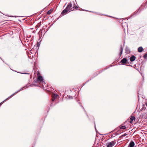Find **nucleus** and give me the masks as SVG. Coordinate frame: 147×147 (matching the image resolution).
Instances as JSON below:
<instances>
[{
  "label": "nucleus",
  "mask_w": 147,
  "mask_h": 147,
  "mask_svg": "<svg viewBox=\"0 0 147 147\" xmlns=\"http://www.w3.org/2000/svg\"><path fill=\"white\" fill-rule=\"evenodd\" d=\"M115 143L116 142L114 141H112L110 143H107V147H112L115 144Z\"/></svg>",
  "instance_id": "obj_1"
},
{
  "label": "nucleus",
  "mask_w": 147,
  "mask_h": 147,
  "mask_svg": "<svg viewBox=\"0 0 147 147\" xmlns=\"http://www.w3.org/2000/svg\"><path fill=\"white\" fill-rule=\"evenodd\" d=\"M72 6V4L71 2L69 3L66 8L69 10V11H72V8H71Z\"/></svg>",
  "instance_id": "obj_2"
},
{
  "label": "nucleus",
  "mask_w": 147,
  "mask_h": 147,
  "mask_svg": "<svg viewBox=\"0 0 147 147\" xmlns=\"http://www.w3.org/2000/svg\"><path fill=\"white\" fill-rule=\"evenodd\" d=\"M37 81L38 82H43L44 80L42 76H38L37 77Z\"/></svg>",
  "instance_id": "obj_3"
},
{
  "label": "nucleus",
  "mask_w": 147,
  "mask_h": 147,
  "mask_svg": "<svg viewBox=\"0 0 147 147\" xmlns=\"http://www.w3.org/2000/svg\"><path fill=\"white\" fill-rule=\"evenodd\" d=\"M70 11H69V10L67 9L66 8L64 10H63L61 12V14L64 15L67 14L68 12H69Z\"/></svg>",
  "instance_id": "obj_4"
},
{
  "label": "nucleus",
  "mask_w": 147,
  "mask_h": 147,
  "mask_svg": "<svg viewBox=\"0 0 147 147\" xmlns=\"http://www.w3.org/2000/svg\"><path fill=\"white\" fill-rule=\"evenodd\" d=\"M135 145V143L133 141H131L129 143L128 147H134Z\"/></svg>",
  "instance_id": "obj_5"
},
{
  "label": "nucleus",
  "mask_w": 147,
  "mask_h": 147,
  "mask_svg": "<svg viewBox=\"0 0 147 147\" xmlns=\"http://www.w3.org/2000/svg\"><path fill=\"white\" fill-rule=\"evenodd\" d=\"M125 52L127 54H129L130 53L129 49L126 46L125 49Z\"/></svg>",
  "instance_id": "obj_6"
},
{
  "label": "nucleus",
  "mask_w": 147,
  "mask_h": 147,
  "mask_svg": "<svg viewBox=\"0 0 147 147\" xmlns=\"http://www.w3.org/2000/svg\"><path fill=\"white\" fill-rule=\"evenodd\" d=\"M136 59V57L132 55L130 58V61L131 62H133Z\"/></svg>",
  "instance_id": "obj_7"
},
{
  "label": "nucleus",
  "mask_w": 147,
  "mask_h": 147,
  "mask_svg": "<svg viewBox=\"0 0 147 147\" xmlns=\"http://www.w3.org/2000/svg\"><path fill=\"white\" fill-rule=\"evenodd\" d=\"M123 47L122 46V45H121L120 46V52L119 53V55L120 56L122 54V52H123Z\"/></svg>",
  "instance_id": "obj_8"
},
{
  "label": "nucleus",
  "mask_w": 147,
  "mask_h": 147,
  "mask_svg": "<svg viewBox=\"0 0 147 147\" xmlns=\"http://www.w3.org/2000/svg\"><path fill=\"white\" fill-rule=\"evenodd\" d=\"M127 61V59L126 58L123 59L121 60V63L124 64V63H126Z\"/></svg>",
  "instance_id": "obj_9"
},
{
  "label": "nucleus",
  "mask_w": 147,
  "mask_h": 147,
  "mask_svg": "<svg viewBox=\"0 0 147 147\" xmlns=\"http://www.w3.org/2000/svg\"><path fill=\"white\" fill-rule=\"evenodd\" d=\"M135 118L134 116H131L130 118V123H133V121L134 120H135Z\"/></svg>",
  "instance_id": "obj_10"
},
{
  "label": "nucleus",
  "mask_w": 147,
  "mask_h": 147,
  "mask_svg": "<svg viewBox=\"0 0 147 147\" xmlns=\"http://www.w3.org/2000/svg\"><path fill=\"white\" fill-rule=\"evenodd\" d=\"M143 50V48L142 47H139L138 48V51L139 52H141Z\"/></svg>",
  "instance_id": "obj_11"
},
{
  "label": "nucleus",
  "mask_w": 147,
  "mask_h": 147,
  "mask_svg": "<svg viewBox=\"0 0 147 147\" xmlns=\"http://www.w3.org/2000/svg\"><path fill=\"white\" fill-rule=\"evenodd\" d=\"M57 94H54L53 96H52V98H53V99H52V100L53 101H54V100H55V98H56L57 97Z\"/></svg>",
  "instance_id": "obj_12"
},
{
  "label": "nucleus",
  "mask_w": 147,
  "mask_h": 147,
  "mask_svg": "<svg viewBox=\"0 0 147 147\" xmlns=\"http://www.w3.org/2000/svg\"><path fill=\"white\" fill-rule=\"evenodd\" d=\"M126 128V127L124 126H120V128L121 129H125Z\"/></svg>",
  "instance_id": "obj_13"
},
{
  "label": "nucleus",
  "mask_w": 147,
  "mask_h": 147,
  "mask_svg": "<svg viewBox=\"0 0 147 147\" xmlns=\"http://www.w3.org/2000/svg\"><path fill=\"white\" fill-rule=\"evenodd\" d=\"M23 88H21L20 90H19L17 92H16V93H14L12 95H11V96H9V97H10H10H11V96H13V95H14L15 93H17L18 92H19V91H20V90H23Z\"/></svg>",
  "instance_id": "obj_14"
},
{
  "label": "nucleus",
  "mask_w": 147,
  "mask_h": 147,
  "mask_svg": "<svg viewBox=\"0 0 147 147\" xmlns=\"http://www.w3.org/2000/svg\"><path fill=\"white\" fill-rule=\"evenodd\" d=\"M143 57L145 59H147V53L146 54L143 56Z\"/></svg>",
  "instance_id": "obj_15"
},
{
  "label": "nucleus",
  "mask_w": 147,
  "mask_h": 147,
  "mask_svg": "<svg viewBox=\"0 0 147 147\" xmlns=\"http://www.w3.org/2000/svg\"><path fill=\"white\" fill-rule=\"evenodd\" d=\"M127 134H126V133H125L124 134L121 135V136H120V138H122L124 136H126Z\"/></svg>",
  "instance_id": "obj_16"
},
{
  "label": "nucleus",
  "mask_w": 147,
  "mask_h": 147,
  "mask_svg": "<svg viewBox=\"0 0 147 147\" xmlns=\"http://www.w3.org/2000/svg\"><path fill=\"white\" fill-rule=\"evenodd\" d=\"M76 5L75 3L74 4V7L75 8V9H77L78 8V7L77 6H75Z\"/></svg>",
  "instance_id": "obj_17"
},
{
  "label": "nucleus",
  "mask_w": 147,
  "mask_h": 147,
  "mask_svg": "<svg viewBox=\"0 0 147 147\" xmlns=\"http://www.w3.org/2000/svg\"><path fill=\"white\" fill-rule=\"evenodd\" d=\"M143 107L142 108V110H143V109L145 110L146 109V108H144V106H145L144 105H143Z\"/></svg>",
  "instance_id": "obj_18"
},
{
  "label": "nucleus",
  "mask_w": 147,
  "mask_h": 147,
  "mask_svg": "<svg viewBox=\"0 0 147 147\" xmlns=\"http://www.w3.org/2000/svg\"><path fill=\"white\" fill-rule=\"evenodd\" d=\"M51 13V11L50 10V11H48L47 12V14H50Z\"/></svg>",
  "instance_id": "obj_19"
},
{
  "label": "nucleus",
  "mask_w": 147,
  "mask_h": 147,
  "mask_svg": "<svg viewBox=\"0 0 147 147\" xmlns=\"http://www.w3.org/2000/svg\"><path fill=\"white\" fill-rule=\"evenodd\" d=\"M138 12V11H136L135 12V13H134L135 14H136Z\"/></svg>",
  "instance_id": "obj_20"
},
{
  "label": "nucleus",
  "mask_w": 147,
  "mask_h": 147,
  "mask_svg": "<svg viewBox=\"0 0 147 147\" xmlns=\"http://www.w3.org/2000/svg\"><path fill=\"white\" fill-rule=\"evenodd\" d=\"M79 104H80V106H82V105H81V104L80 103V102H79Z\"/></svg>",
  "instance_id": "obj_21"
},
{
  "label": "nucleus",
  "mask_w": 147,
  "mask_h": 147,
  "mask_svg": "<svg viewBox=\"0 0 147 147\" xmlns=\"http://www.w3.org/2000/svg\"><path fill=\"white\" fill-rule=\"evenodd\" d=\"M95 129L96 130V127H95Z\"/></svg>",
  "instance_id": "obj_22"
},
{
  "label": "nucleus",
  "mask_w": 147,
  "mask_h": 147,
  "mask_svg": "<svg viewBox=\"0 0 147 147\" xmlns=\"http://www.w3.org/2000/svg\"><path fill=\"white\" fill-rule=\"evenodd\" d=\"M147 7V6H145L144 7Z\"/></svg>",
  "instance_id": "obj_23"
},
{
  "label": "nucleus",
  "mask_w": 147,
  "mask_h": 147,
  "mask_svg": "<svg viewBox=\"0 0 147 147\" xmlns=\"http://www.w3.org/2000/svg\"><path fill=\"white\" fill-rule=\"evenodd\" d=\"M146 106H147V103L146 104Z\"/></svg>",
  "instance_id": "obj_24"
},
{
  "label": "nucleus",
  "mask_w": 147,
  "mask_h": 147,
  "mask_svg": "<svg viewBox=\"0 0 147 147\" xmlns=\"http://www.w3.org/2000/svg\"><path fill=\"white\" fill-rule=\"evenodd\" d=\"M83 11H86V10H84L83 9Z\"/></svg>",
  "instance_id": "obj_25"
},
{
  "label": "nucleus",
  "mask_w": 147,
  "mask_h": 147,
  "mask_svg": "<svg viewBox=\"0 0 147 147\" xmlns=\"http://www.w3.org/2000/svg\"><path fill=\"white\" fill-rule=\"evenodd\" d=\"M83 10V9H81V10Z\"/></svg>",
  "instance_id": "obj_26"
}]
</instances>
